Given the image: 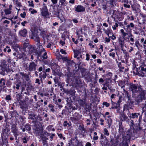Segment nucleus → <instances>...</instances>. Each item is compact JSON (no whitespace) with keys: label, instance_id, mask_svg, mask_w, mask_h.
Returning <instances> with one entry per match:
<instances>
[{"label":"nucleus","instance_id":"1","mask_svg":"<svg viewBox=\"0 0 146 146\" xmlns=\"http://www.w3.org/2000/svg\"><path fill=\"white\" fill-rule=\"evenodd\" d=\"M130 124V127L127 131V136L123 137V139H125L126 141H129L130 138H132L135 139V135L137 131L141 130L143 129V127L140 126H135L133 120H131Z\"/></svg>","mask_w":146,"mask_h":146},{"label":"nucleus","instance_id":"2","mask_svg":"<svg viewBox=\"0 0 146 146\" xmlns=\"http://www.w3.org/2000/svg\"><path fill=\"white\" fill-rule=\"evenodd\" d=\"M128 116L133 121L134 120H135V121H137V120L138 119L137 122H138V125L140 126L142 122V115L139 113H132L131 114H130L129 112L127 114Z\"/></svg>","mask_w":146,"mask_h":146},{"label":"nucleus","instance_id":"3","mask_svg":"<svg viewBox=\"0 0 146 146\" xmlns=\"http://www.w3.org/2000/svg\"><path fill=\"white\" fill-rule=\"evenodd\" d=\"M69 97H67L66 98L67 102V105L68 107V109L72 110H76V108L73 105L72 103L74 101L76 97L75 96H70Z\"/></svg>","mask_w":146,"mask_h":146},{"label":"nucleus","instance_id":"4","mask_svg":"<svg viewBox=\"0 0 146 146\" xmlns=\"http://www.w3.org/2000/svg\"><path fill=\"white\" fill-rule=\"evenodd\" d=\"M146 94V91L143 90L141 91V93L139 96L135 99V101L137 103V104L141 105L143 104V103L146 100L145 94Z\"/></svg>","mask_w":146,"mask_h":146},{"label":"nucleus","instance_id":"5","mask_svg":"<svg viewBox=\"0 0 146 146\" xmlns=\"http://www.w3.org/2000/svg\"><path fill=\"white\" fill-rule=\"evenodd\" d=\"M134 101L133 99L127 100L126 103L123 106V111H127L130 114L129 109H133Z\"/></svg>","mask_w":146,"mask_h":146},{"label":"nucleus","instance_id":"6","mask_svg":"<svg viewBox=\"0 0 146 146\" xmlns=\"http://www.w3.org/2000/svg\"><path fill=\"white\" fill-rule=\"evenodd\" d=\"M25 51L27 52L30 54L35 55L36 54V50L35 47L32 45H29V44H27L25 45Z\"/></svg>","mask_w":146,"mask_h":146},{"label":"nucleus","instance_id":"7","mask_svg":"<svg viewBox=\"0 0 146 146\" xmlns=\"http://www.w3.org/2000/svg\"><path fill=\"white\" fill-rule=\"evenodd\" d=\"M48 133L46 131H43L40 135V137L42 141L43 145H47L48 143L46 140L48 139L47 135Z\"/></svg>","mask_w":146,"mask_h":146},{"label":"nucleus","instance_id":"8","mask_svg":"<svg viewBox=\"0 0 146 146\" xmlns=\"http://www.w3.org/2000/svg\"><path fill=\"white\" fill-rule=\"evenodd\" d=\"M28 113V119L33 120V123L35 122L38 119L36 114L35 112L32 111H29Z\"/></svg>","mask_w":146,"mask_h":146},{"label":"nucleus","instance_id":"9","mask_svg":"<svg viewBox=\"0 0 146 146\" xmlns=\"http://www.w3.org/2000/svg\"><path fill=\"white\" fill-rule=\"evenodd\" d=\"M100 135V143L102 145V146H106L108 144V140L107 138L105 135H103L102 133H100L98 135Z\"/></svg>","mask_w":146,"mask_h":146},{"label":"nucleus","instance_id":"10","mask_svg":"<svg viewBox=\"0 0 146 146\" xmlns=\"http://www.w3.org/2000/svg\"><path fill=\"white\" fill-rule=\"evenodd\" d=\"M112 82V81L110 78H106L105 79V82L103 84V85L107 86L110 90V91H112L113 90L112 87L111 86V84Z\"/></svg>","mask_w":146,"mask_h":146},{"label":"nucleus","instance_id":"11","mask_svg":"<svg viewBox=\"0 0 146 146\" xmlns=\"http://www.w3.org/2000/svg\"><path fill=\"white\" fill-rule=\"evenodd\" d=\"M16 88L17 90H19V89H20L21 94H22V92L25 90L26 85L24 84L23 83L21 82L20 81L17 82V84H16Z\"/></svg>","mask_w":146,"mask_h":146},{"label":"nucleus","instance_id":"12","mask_svg":"<svg viewBox=\"0 0 146 146\" xmlns=\"http://www.w3.org/2000/svg\"><path fill=\"white\" fill-rule=\"evenodd\" d=\"M129 85V91L132 92L134 94L137 93L138 88L137 86L133 83H130Z\"/></svg>","mask_w":146,"mask_h":146},{"label":"nucleus","instance_id":"13","mask_svg":"<svg viewBox=\"0 0 146 146\" xmlns=\"http://www.w3.org/2000/svg\"><path fill=\"white\" fill-rule=\"evenodd\" d=\"M37 66V64L34 62L30 63L28 67L29 70L31 72L35 70Z\"/></svg>","mask_w":146,"mask_h":146},{"label":"nucleus","instance_id":"14","mask_svg":"<svg viewBox=\"0 0 146 146\" xmlns=\"http://www.w3.org/2000/svg\"><path fill=\"white\" fill-rule=\"evenodd\" d=\"M43 131V129L42 128L37 127L34 131V133L36 136H39Z\"/></svg>","mask_w":146,"mask_h":146},{"label":"nucleus","instance_id":"15","mask_svg":"<svg viewBox=\"0 0 146 146\" xmlns=\"http://www.w3.org/2000/svg\"><path fill=\"white\" fill-rule=\"evenodd\" d=\"M41 14L42 16L46 17L49 16V12L47 8H42L40 9Z\"/></svg>","mask_w":146,"mask_h":146},{"label":"nucleus","instance_id":"16","mask_svg":"<svg viewBox=\"0 0 146 146\" xmlns=\"http://www.w3.org/2000/svg\"><path fill=\"white\" fill-rule=\"evenodd\" d=\"M32 35L33 36L31 38L34 39L35 41L37 42L36 44L38 46H40V38L39 36L37 35L36 36L33 33H32Z\"/></svg>","mask_w":146,"mask_h":146},{"label":"nucleus","instance_id":"17","mask_svg":"<svg viewBox=\"0 0 146 146\" xmlns=\"http://www.w3.org/2000/svg\"><path fill=\"white\" fill-rule=\"evenodd\" d=\"M75 8V11L77 12H83L85 11V8L81 5H78Z\"/></svg>","mask_w":146,"mask_h":146},{"label":"nucleus","instance_id":"18","mask_svg":"<svg viewBox=\"0 0 146 146\" xmlns=\"http://www.w3.org/2000/svg\"><path fill=\"white\" fill-rule=\"evenodd\" d=\"M21 129H22V131L23 132L26 130L27 131H29H29H30L31 130V127L29 123H27L25 125L23 128V127H21Z\"/></svg>","mask_w":146,"mask_h":146},{"label":"nucleus","instance_id":"19","mask_svg":"<svg viewBox=\"0 0 146 146\" xmlns=\"http://www.w3.org/2000/svg\"><path fill=\"white\" fill-rule=\"evenodd\" d=\"M133 72L134 74L139 76L143 77L145 76V73L141 71L139 72L138 68H136V72L133 71Z\"/></svg>","mask_w":146,"mask_h":146},{"label":"nucleus","instance_id":"20","mask_svg":"<svg viewBox=\"0 0 146 146\" xmlns=\"http://www.w3.org/2000/svg\"><path fill=\"white\" fill-rule=\"evenodd\" d=\"M66 91L65 93L67 95H69V96H75L76 91L74 89H72L69 90L68 89Z\"/></svg>","mask_w":146,"mask_h":146},{"label":"nucleus","instance_id":"21","mask_svg":"<svg viewBox=\"0 0 146 146\" xmlns=\"http://www.w3.org/2000/svg\"><path fill=\"white\" fill-rule=\"evenodd\" d=\"M124 112V111H123L122 112V114H121V120L122 121H128L129 119L128 117L126 115Z\"/></svg>","mask_w":146,"mask_h":146},{"label":"nucleus","instance_id":"22","mask_svg":"<svg viewBox=\"0 0 146 146\" xmlns=\"http://www.w3.org/2000/svg\"><path fill=\"white\" fill-rule=\"evenodd\" d=\"M45 51L44 49L42 47L41 48H40V47H39L38 52L36 50V54H35V55H36L38 56H41L42 53L44 52Z\"/></svg>","mask_w":146,"mask_h":146},{"label":"nucleus","instance_id":"23","mask_svg":"<svg viewBox=\"0 0 146 146\" xmlns=\"http://www.w3.org/2000/svg\"><path fill=\"white\" fill-rule=\"evenodd\" d=\"M5 72L7 73L8 72V70L7 68L5 67L4 66L0 69V74L4 76L5 74Z\"/></svg>","mask_w":146,"mask_h":146},{"label":"nucleus","instance_id":"24","mask_svg":"<svg viewBox=\"0 0 146 146\" xmlns=\"http://www.w3.org/2000/svg\"><path fill=\"white\" fill-rule=\"evenodd\" d=\"M10 128L5 127V128L2 129L1 135H4V134H8L10 131Z\"/></svg>","mask_w":146,"mask_h":146},{"label":"nucleus","instance_id":"25","mask_svg":"<svg viewBox=\"0 0 146 146\" xmlns=\"http://www.w3.org/2000/svg\"><path fill=\"white\" fill-rule=\"evenodd\" d=\"M119 132L120 134H123L124 132V127L122 124V122H119Z\"/></svg>","mask_w":146,"mask_h":146},{"label":"nucleus","instance_id":"26","mask_svg":"<svg viewBox=\"0 0 146 146\" xmlns=\"http://www.w3.org/2000/svg\"><path fill=\"white\" fill-rule=\"evenodd\" d=\"M50 65L51 68L53 71L55 70L59 67L58 66L56 63L53 62H51Z\"/></svg>","mask_w":146,"mask_h":146},{"label":"nucleus","instance_id":"27","mask_svg":"<svg viewBox=\"0 0 146 146\" xmlns=\"http://www.w3.org/2000/svg\"><path fill=\"white\" fill-rule=\"evenodd\" d=\"M27 31L26 29H24L19 31L20 35L23 37H25L27 34Z\"/></svg>","mask_w":146,"mask_h":146},{"label":"nucleus","instance_id":"28","mask_svg":"<svg viewBox=\"0 0 146 146\" xmlns=\"http://www.w3.org/2000/svg\"><path fill=\"white\" fill-rule=\"evenodd\" d=\"M119 42L121 45V46L122 48V50H123V46L124 44V39L123 40L122 37L121 36L119 37L118 38Z\"/></svg>","mask_w":146,"mask_h":146},{"label":"nucleus","instance_id":"29","mask_svg":"<svg viewBox=\"0 0 146 146\" xmlns=\"http://www.w3.org/2000/svg\"><path fill=\"white\" fill-rule=\"evenodd\" d=\"M5 80L3 78H1L0 80V86L3 88L5 86Z\"/></svg>","mask_w":146,"mask_h":146},{"label":"nucleus","instance_id":"30","mask_svg":"<svg viewBox=\"0 0 146 146\" xmlns=\"http://www.w3.org/2000/svg\"><path fill=\"white\" fill-rule=\"evenodd\" d=\"M7 135L8 134H4L3 136L1 135V138L3 144H4V143H6L7 141Z\"/></svg>","mask_w":146,"mask_h":146},{"label":"nucleus","instance_id":"31","mask_svg":"<svg viewBox=\"0 0 146 146\" xmlns=\"http://www.w3.org/2000/svg\"><path fill=\"white\" fill-rule=\"evenodd\" d=\"M59 12L58 11L56 13L54 14V15H56V17L60 20L61 22H63L64 20H65V19L63 16H62L61 17H60L59 16Z\"/></svg>","mask_w":146,"mask_h":146},{"label":"nucleus","instance_id":"32","mask_svg":"<svg viewBox=\"0 0 146 146\" xmlns=\"http://www.w3.org/2000/svg\"><path fill=\"white\" fill-rule=\"evenodd\" d=\"M20 74L23 78H25L26 81H28L29 80V77L28 74L22 72H20Z\"/></svg>","mask_w":146,"mask_h":146},{"label":"nucleus","instance_id":"33","mask_svg":"<svg viewBox=\"0 0 146 146\" xmlns=\"http://www.w3.org/2000/svg\"><path fill=\"white\" fill-rule=\"evenodd\" d=\"M78 103L80 106H84L86 104L84 99H80L78 100Z\"/></svg>","mask_w":146,"mask_h":146},{"label":"nucleus","instance_id":"34","mask_svg":"<svg viewBox=\"0 0 146 146\" xmlns=\"http://www.w3.org/2000/svg\"><path fill=\"white\" fill-rule=\"evenodd\" d=\"M46 74L45 72H43V73L41 72L40 74L39 78H40V80L42 82V78L44 79L46 77Z\"/></svg>","mask_w":146,"mask_h":146},{"label":"nucleus","instance_id":"35","mask_svg":"<svg viewBox=\"0 0 146 146\" xmlns=\"http://www.w3.org/2000/svg\"><path fill=\"white\" fill-rule=\"evenodd\" d=\"M139 68L140 69L141 71L146 73V65L144 64H142L139 67Z\"/></svg>","mask_w":146,"mask_h":146},{"label":"nucleus","instance_id":"36","mask_svg":"<svg viewBox=\"0 0 146 146\" xmlns=\"http://www.w3.org/2000/svg\"><path fill=\"white\" fill-rule=\"evenodd\" d=\"M20 102V108L22 109H25V108L27 107H26V102H25L24 101H22Z\"/></svg>","mask_w":146,"mask_h":146},{"label":"nucleus","instance_id":"37","mask_svg":"<svg viewBox=\"0 0 146 146\" xmlns=\"http://www.w3.org/2000/svg\"><path fill=\"white\" fill-rule=\"evenodd\" d=\"M124 90L125 92V97L127 100L132 99L131 98L130 95L129 94L128 92L124 89Z\"/></svg>","mask_w":146,"mask_h":146},{"label":"nucleus","instance_id":"38","mask_svg":"<svg viewBox=\"0 0 146 146\" xmlns=\"http://www.w3.org/2000/svg\"><path fill=\"white\" fill-rule=\"evenodd\" d=\"M117 66L119 68V71L120 72H123V70L124 68V67L123 66H122L121 62H119L118 64H117Z\"/></svg>","mask_w":146,"mask_h":146},{"label":"nucleus","instance_id":"39","mask_svg":"<svg viewBox=\"0 0 146 146\" xmlns=\"http://www.w3.org/2000/svg\"><path fill=\"white\" fill-rule=\"evenodd\" d=\"M12 116L13 117H18L19 116V114L17 113L16 110H13V111H11Z\"/></svg>","mask_w":146,"mask_h":146},{"label":"nucleus","instance_id":"40","mask_svg":"<svg viewBox=\"0 0 146 146\" xmlns=\"http://www.w3.org/2000/svg\"><path fill=\"white\" fill-rule=\"evenodd\" d=\"M21 95L22 94H21V93L20 94H18L16 95V98L18 102L22 101V100H21V99L22 98Z\"/></svg>","mask_w":146,"mask_h":146},{"label":"nucleus","instance_id":"41","mask_svg":"<svg viewBox=\"0 0 146 146\" xmlns=\"http://www.w3.org/2000/svg\"><path fill=\"white\" fill-rule=\"evenodd\" d=\"M135 45L137 47V48L139 50V48L140 47H142V46L139 43V42L138 40H136L135 44Z\"/></svg>","mask_w":146,"mask_h":146},{"label":"nucleus","instance_id":"42","mask_svg":"<svg viewBox=\"0 0 146 146\" xmlns=\"http://www.w3.org/2000/svg\"><path fill=\"white\" fill-rule=\"evenodd\" d=\"M121 83L122 85H123L122 86L121 88H122L123 87H125V85L128 84V81L127 80H124L123 82L121 81Z\"/></svg>","mask_w":146,"mask_h":146},{"label":"nucleus","instance_id":"43","mask_svg":"<svg viewBox=\"0 0 146 146\" xmlns=\"http://www.w3.org/2000/svg\"><path fill=\"white\" fill-rule=\"evenodd\" d=\"M17 129L16 126H13L11 128V131L14 133H17Z\"/></svg>","mask_w":146,"mask_h":146},{"label":"nucleus","instance_id":"44","mask_svg":"<svg viewBox=\"0 0 146 146\" xmlns=\"http://www.w3.org/2000/svg\"><path fill=\"white\" fill-rule=\"evenodd\" d=\"M109 2V4H110L111 7H114L115 5V0H110Z\"/></svg>","mask_w":146,"mask_h":146},{"label":"nucleus","instance_id":"45","mask_svg":"<svg viewBox=\"0 0 146 146\" xmlns=\"http://www.w3.org/2000/svg\"><path fill=\"white\" fill-rule=\"evenodd\" d=\"M119 137V136L117 135L116 136V138L115 139V146H116L119 144V141L118 140Z\"/></svg>","mask_w":146,"mask_h":146},{"label":"nucleus","instance_id":"46","mask_svg":"<svg viewBox=\"0 0 146 146\" xmlns=\"http://www.w3.org/2000/svg\"><path fill=\"white\" fill-rule=\"evenodd\" d=\"M108 121V124L109 125V127H110V126L112 124V120L111 118H109L107 119Z\"/></svg>","mask_w":146,"mask_h":146},{"label":"nucleus","instance_id":"47","mask_svg":"<svg viewBox=\"0 0 146 146\" xmlns=\"http://www.w3.org/2000/svg\"><path fill=\"white\" fill-rule=\"evenodd\" d=\"M125 51V52H123V53L125 54L124 57H125V59L126 61H127L129 58V56L127 52H126V50Z\"/></svg>","mask_w":146,"mask_h":146},{"label":"nucleus","instance_id":"48","mask_svg":"<svg viewBox=\"0 0 146 146\" xmlns=\"http://www.w3.org/2000/svg\"><path fill=\"white\" fill-rule=\"evenodd\" d=\"M143 104L141 105V106H142V109L143 110H145L146 111V101L145 100L144 102L143 103Z\"/></svg>","mask_w":146,"mask_h":146},{"label":"nucleus","instance_id":"49","mask_svg":"<svg viewBox=\"0 0 146 146\" xmlns=\"http://www.w3.org/2000/svg\"><path fill=\"white\" fill-rule=\"evenodd\" d=\"M41 58L43 59H46L48 58V56L47 55V53L46 52V51L44 52V54L41 57Z\"/></svg>","mask_w":146,"mask_h":146},{"label":"nucleus","instance_id":"50","mask_svg":"<svg viewBox=\"0 0 146 146\" xmlns=\"http://www.w3.org/2000/svg\"><path fill=\"white\" fill-rule=\"evenodd\" d=\"M22 140L23 141V143H26L29 140V139L28 138L24 137L22 138Z\"/></svg>","mask_w":146,"mask_h":146},{"label":"nucleus","instance_id":"51","mask_svg":"<svg viewBox=\"0 0 146 146\" xmlns=\"http://www.w3.org/2000/svg\"><path fill=\"white\" fill-rule=\"evenodd\" d=\"M115 139L114 138H111L110 141V143L112 146H115Z\"/></svg>","mask_w":146,"mask_h":146},{"label":"nucleus","instance_id":"52","mask_svg":"<svg viewBox=\"0 0 146 146\" xmlns=\"http://www.w3.org/2000/svg\"><path fill=\"white\" fill-rule=\"evenodd\" d=\"M43 105L42 103L40 102V101H38L36 104V108H38V107H39L40 106H42Z\"/></svg>","mask_w":146,"mask_h":146},{"label":"nucleus","instance_id":"53","mask_svg":"<svg viewBox=\"0 0 146 146\" xmlns=\"http://www.w3.org/2000/svg\"><path fill=\"white\" fill-rule=\"evenodd\" d=\"M12 47L13 48V49H14L15 50L17 51L18 50L17 48H19V46L17 44H16L14 45H13L12 46Z\"/></svg>","mask_w":146,"mask_h":146},{"label":"nucleus","instance_id":"54","mask_svg":"<svg viewBox=\"0 0 146 146\" xmlns=\"http://www.w3.org/2000/svg\"><path fill=\"white\" fill-rule=\"evenodd\" d=\"M104 135L107 136H108L110 134L108 129L106 128L104 129Z\"/></svg>","mask_w":146,"mask_h":146},{"label":"nucleus","instance_id":"55","mask_svg":"<svg viewBox=\"0 0 146 146\" xmlns=\"http://www.w3.org/2000/svg\"><path fill=\"white\" fill-rule=\"evenodd\" d=\"M4 12L6 15L10 14L11 12V10L8 9H5Z\"/></svg>","mask_w":146,"mask_h":146},{"label":"nucleus","instance_id":"56","mask_svg":"<svg viewBox=\"0 0 146 146\" xmlns=\"http://www.w3.org/2000/svg\"><path fill=\"white\" fill-rule=\"evenodd\" d=\"M11 96L10 95H7L6 96V97L5 98V100L7 101V102H8L10 100H11Z\"/></svg>","mask_w":146,"mask_h":146},{"label":"nucleus","instance_id":"57","mask_svg":"<svg viewBox=\"0 0 146 146\" xmlns=\"http://www.w3.org/2000/svg\"><path fill=\"white\" fill-rule=\"evenodd\" d=\"M74 54H76L78 55L79 54H80L81 51H80V50H73Z\"/></svg>","mask_w":146,"mask_h":146},{"label":"nucleus","instance_id":"58","mask_svg":"<svg viewBox=\"0 0 146 146\" xmlns=\"http://www.w3.org/2000/svg\"><path fill=\"white\" fill-rule=\"evenodd\" d=\"M79 129L81 131L82 133H85V131L84 127H83L81 126L80 125L79 126Z\"/></svg>","mask_w":146,"mask_h":146},{"label":"nucleus","instance_id":"59","mask_svg":"<svg viewBox=\"0 0 146 146\" xmlns=\"http://www.w3.org/2000/svg\"><path fill=\"white\" fill-rule=\"evenodd\" d=\"M12 82L9 80H7L6 83V85L7 87L10 86L12 84Z\"/></svg>","mask_w":146,"mask_h":146},{"label":"nucleus","instance_id":"60","mask_svg":"<svg viewBox=\"0 0 146 146\" xmlns=\"http://www.w3.org/2000/svg\"><path fill=\"white\" fill-rule=\"evenodd\" d=\"M120 106V104H119V102L115 103L113 106L114 107L115 109H117L118 107H119Z\"/></svg>","mask_w":146,"mask_h":146},{"label":"nucleus","instance_id":"61","mask_svg":"<svg viewBox=\"0 0 146 146\" xmlns=\"http://www.w3.org/2000/svg\"><path fill=\"white\" fill-rule=\"evenodd\" d=\"M85 107H84L86 111H89L90 110V107L88 106L86 104L85 105Z\"/></svg>","mask_w":146,"mask_h":146},{"label":"nucleus","instance_id":"62","mask_svg":"<svg viewBox=\"0 0 146 146\" xmlns=\"http://www.w3.org/2000/svg\"><path fill=\"white\" fill-rule=\"evenodd\" d=\"M27 108H25V109H22V113L23 115V114L25 115L26 113H27V111H28V110H27Z\"/></svg>","mask_w":146,"mask_h":146},{"label":"nucleus","instance_id":"63","mask_svg":"<svg viewBox=\"0 0 146 146\" xmlns=\"http://www.w3.org/2000/svg\"><path fill=\"white\" fill-rule=\"evenodd\" d=\"M67 63L69 66L72 65V64L74 63L73 61H71L70 60H68L67 62Z\"/></svg>","mask_w":146,"mask_h":146},{"label":"nucleus","instance_id":"64","mask_svg":"<svg viewBox=\"0 0 146 146\" xmlns=\"http://www.w3.org/2000/svg\"><path fill=\"white\" fill-rule=\"evenodd\" d=\"M103 106H105L107 107H108L110 106V104L107 102H104L102 104Z\"/></svg>","mask_w":146,"mask_h":146}]
</instances>
